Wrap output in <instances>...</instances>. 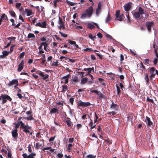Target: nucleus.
Segmentation results:
<instances>
[{"label":"nucleus","mask_w":158,"mask_h":158,"mask_svg":"<svg viewBox=\"0 0 158 158\" xmlns=\"http://www.w3.org/2000/svg\"><path fill=\"white\" fill-rule=\"evenodd\" d=\"M74 138H70L69 139V143H72L73 142Z\"/></svg>","instance_id":"nucleus-64"},{"label":"nucleus","mask_w":158,"mask_h":158,"mask_svg":"<svg viewBox=\"0 0 158 158\" xmlns=\"http://www.w3.org/2000/svg\"><path fill=\"white\" fill-rule=\"evenodd\" d=\"M98 95H99V97L101 98H105L106 97L105 95L102 93L100 91L99 94Z\"/></svg>","instance_id":"nucleus-42"},{"label":"nucleus","mask_w":158,"mask_h":158,"mask_svg":"<svg viewBox=\"0 0 158 158\" xmlns=\"http://www.w3.org/2000/svg\"><path fill=\"white\" fill-rule=\"evenodd\" d=\"M88 28L91 29L95 27L94 25H93L90 23H89L87 25Z\"/></svg>","instance_id":"nucleus-26"},{"label":"nucleus","mask_w":158,"mask_h":158,"mask_svg":"<svg viewBox=\"0 0 158 158\" xmlns=\"http://www.w3.org/2000/svg\"><path fill=\"white\" fill-rule=\"evenodd\" d=\"M35 72L36 73L39 74L40 76L42 77L44 80H46L49 77V75L48 74H46L44 75L42 72L39 70L35 69Z\"/></svg>","instance_id":"nucleus-6"},{"label":"nucleus","mask_w":158,"mask_h":158,"mask_svg":"<svg viewBox=\"0 0 158 158\" xmlns=\"http://www.w3.org/2000/svg\"><path fill=\"white\" fill-rule=\"evenodd\" d=\"M104 141L105 142H107V143L108 144V145H109L111 144L112 143V140H110L108 139H105Z\"/></svg>","instance_id":"nucleus-44"},{"label":"nucleus","mask_w":158,"mask_h":158,"mask_svg":"<svg viewBox=\"0 0 158 158\" xmlns=\"http://www.w3.org/2000/svg\"><path fill=\"white\" fill-rule=\"evenodd\" d=\"M59 24L61 25L64 23L62 21V19L60 17H59Z\"/></svg>","instance_id":"nucleus-58"},{"label":"nucleus","mask_w":158,"mask_h":158,"mask_svg":"<svg viewBox=\"0 0 158 158\" xmlns=\"http://www.w3.org/2000/svg\"><path fill=\"white\" fill-rule=\"evenodd\" d=\"M9 52H8L6 51H3L2 52V54L4 55V56H6L8 55V54H9Z\"/></svg>","instance_id":"nucleus-40"},{"label":"nucleus","mask_w":158,"mask_h":158,"mask_svg":"<svg viewBox=\"0 0 158 158\" xmlns=\"http://www.w3.org/2000/svg\"><path fill=\"white\" fill-rule=\"evenodd\" d=\"M124 6V10L126 11H129L131 8V6L130 3H127Z\"/></svg>","instance_id":"nucleus-13"},{"label":"nucleus","mask_w":158,"mask_h":158,"mask_svg":"<svg viewBox=\"0 0 158 158\" xmlns=\"http://www.w3.org/2000/svg\"><path fill=\"white\" fill-rule=\"evenodd\" d=\"M50 113L51 114H54V113H59V110L56 108H53L50 111Z\"/></svg>","instance_id":"nucleus-19"},{"label":"nucleus","mask_w":158,"mask_h":158,"mask_svg":"<svg viewBox=\"0 0 158 158\" xmlns=\"http://www.w3.org/2000/svg\"><path fill=\"white\" fill-rule=\"evenodd\" d=\"M144 79L147 82V84H148L149 82V79L148 77V74L147 73H145V74Z\"/></svg>","instance_id":"nucleus-27"},{"label":"nucleus","mask_w":158,"mask_h":158,"mask_svg":"<svg viewBox=\"0 0 158 158\" xmlns=\"http://www.w3.org/2000/svg\"><path fill=\"white\" fill-rule=\"evenodd\" d=\"M83 70L86 71H87L89 73H90L91 72V71L89 68H84L83 69Z\"/></svg>","instance_id":"nucleus-53"},{"label":"nucleus","mask_w":158,"mask_h":158,"mask_svg":"<svg viewBox=\"0 0 158 158\" xmlns=\"http://www.w3.org/2000/svg\"><path fill=\"white\" fill-rule=\"evenodd\" d=\"M58 158H62L63 157V154L60 153H58L57 154Z\"/></svg>","instance_id":"nucleus-59"},{"label":"nucleus","mask_w":158,"mask_h":158,"mask_svg":"<svg viewBox=\"0 0 158 158\" xmlns=\"http://www.w3.org/2000/svg\"><path fill=\"white\" fill-rule=\"evenodd\" d=\"M88 78L87 77L82 78L81 81V84L84 85L86 84L88 81Z\"/></svg>","instance_id":"nucleus-22"},{"label":"nucleus","mask_w":158,"mask_h":158,"mask_svg":"<svg viewBox=\"0 0 158 158\" xmlns=\"http://www.w3.org/2000/svg\"><path fill=\"white\" fill-rule=\"evenodd\" d=\"M11 134L13 138L15 140L18 137L17 129H13L11 132Z\"/></svg>","instance_id":"nucleus-7"},{"label":"nucleus","mask_w":158,"mask_h":158,"mask_svg":"<svg viewBox=\"0 0 158 158\" xmlns=\"http://www.w3.org/2000/svg\"><path fill=\"white\" fill-rule=\"evenodd\" d=\"M146 119L147 121V125L148 126L151 127L153 125V123L151 121L150 118L148 116L146 117Z\"/></svg>","instance_id":"nucleus-17"},{"label":"nucleus","mask_w":158,"mask_h":158,"mask_svg":"<svg viewBox=\"0 0 158 158\" xmlns=\"http://www.w3.org/2000/svg\"><path fill=\"white\" fill-rule=\"evenodd\" d=\"M35 37V35L31 33H29L27 36V38H34Z\"/></svg>","instance_id":"nucleus-41"},{"label":"nucleus","mask_w":158,"mask_h":158,"mask_svg":"<svg viewBox=\"0 0 158 158\" xmlns=\"http://www.w3.org/2000/svg\"><path fill=\"white\" fill-rule=\"evenodd\" d=\"M46 21H44L41 23L40 22H38L36 23L35 25L36 27H40L41 28H45L46 27Z\"/></svg>","instance_id":"nucleus-10"},{"label":"nucleus","mask_w":158,"mask_h":158,"mask_svg":"<svg viewBox=\"0 0 158 158\" xmlns=\"http://www.w3.org/2000/svg\"><path fill=\"white\" fill-rule=\"evenodd\" d=\"M8 150V154H7V156H8V158H11L12 157H11V156H12V154L10 152V150H9V151Z\"/></svg>","instance_id":"nucleus-62"},{"label":"nucleus","mask_w":158,"mask_h":158,"mask_svg":"<svg viewBox=\"0 0 158 158\" xmlns=\"http://www.w3.org/2000/svg\"><path fill=\"white\" fill-rule=\"evenodd\" d=\"M66 2L67 4L71 6H73L75 4V3L71 2L68 0H66Z\"/></svg>","instance_id":"nucleus-36"},{"label":"nucleus","mask_w":158,"mask_h":158,"mask_svg":"<svg viewBox=\"0 0 158 158\" xmlns=\"http://www.w3.org/2000/svg\"><path fill=\"white\" fill-rule=\"evenodd\" d=\"M77 107L81 106L83 107H86L91 105L90 103L89 102H84L81 100H79L78 102L77 103Z\"/></svg>","instance_id":"nucleus-5"},{"label":"nucleus","mask_w":158,"mask_h":158,"mask_svg":"<svg viewBox=\"0 0 158 158\" xmlns=\"http://www.w3.org/2000/svg\"><path fill=\"white\" fill-rule=\"evenodd\" d=\"M58 61L53 62L52 63L51 65L52 66H57L58 65Z\"/></svg>","instance_id":"nucleus-55"},{"label":"nucleus","mask_w":158,"mask_h":158,"mask_svg":"<svg viewBox=\"0 0 158 158\" xmlns=\"http://www.w3.org/2000/svg\"><path fill=\"white\" fill-rule=\"evenodd\" d=\"M154 24L153 22L148 21L146 23V25L147 27V29L148 31H150L151 30L152 27Z\"/></svg>","instance_id":"nucleus-11"},{"label":"nucleus","mask_w":158,"mask_h":158,"mask_svg":"<svg viewBox=\"0 0 158 158\" xmlns=\"http://www.w3.org/2000/svg\"><path fill=\"white\" fill-rule=\"evenodd\" d=\"M1 18L3 20H6L8 21V17L5 14H3L1 16Z\"/></svg>","instance_id":"nucleus-28"},{"label":"nucleus","mask_w":158,"mask_h":158,"mask_svg":"<svg viewBox=\"0 0 158 158\" xmlns=\"http://www.w3.org/2000/svg\"><path fill=\"white\" fill-rule=\"evenodd\" d=\"M23 118H24V119H27L28 120H34V118L32 117V115L27 117H23Z\"/></svg>","instance_id":"nucleus-30"},{"label":"nucleus","mask_w":158,"mask_h":158,"mask_svg":"<svg viewBox=\"0 0 158 158\" xmlns=\"http://www.w3.org/2000/svg\"><path fill=\"white\" fill-rule=\"evenodd\" d=\"M158 58H157L156 57L155 58L153 61V63H154V65H156L157 64V63H158Z\"/></svg>","instance_id":"nucleus-48"},{"label":"nucleus","mask_w":158,"mask_h":158,"mask_svg":"<svg viewBox=\"0 0 158 158\" xmlns=\"http://www.w3.org/2000/svg\"><path fill=\"white\" fill-rule=\"evenodd\" d=\"M115 15L116 18V19L117 20H118V18L119 16L120 15V10H117L116 11Z\"/></svg>","instance_id":"nucleus-32"},{"label":"nucleus","mask_w":158,"mask_h":158,"mask_svg":"<svg viewBox=\"0 0 158 158\" xmlns=\"http://www.w3.org/2000/svg\"><path fill=\"white\" fill-rule=\"evenodd\" d=\"M59 27L60 29H63L64 30L65 29V28L64 26V23L60 25V26H59Z\"/></svg>","instance_id":"nucleus-57"},{"label":"nucleus","mask_w":158,"mask_h":158,"mask_svg":"<svg viewBox=\"0 0 158 158\" xmlns=\"http://www.w3.org/2000/svg\"><path fill=\"white\" fill-rule=\"evenodd\" d=\"M73 146L72 143H70L69 144L67 148V150L68 152H70L71 149V147Z\"/></svg>","instance_id":"nucleus-46"},{"label":"nucleus","mask_w":158,"mask_h":158,"mask_svg":"<svg viewBox=\"0 0 158 158\" xmlns=\"http://www.w3.org/2000/svg\"><path fill=\"white\" fill-rule=\"evenodd\" d=\"M25 12L27 13V16H29L32 14V11L31 10L25 9Z\"/></svg>","instance_id":"nucleus-20"},{"label":"nucleus","mask_w":158,"mask_h":158,"mask_svg":"<svg viewBox=\"0 0 158 158\" xmlns=\"http://www.w3.org/2000/svg\"><path fill=\"white\" fill-rule=\"evenodd\" d=\"M9 13L10 16L13 18H16V15L15 12L12 10H9Z\"/></svg>","instance_id":"nucleus-18"},{"label":"nucleus","mask_w":158,"mask_h":158,"mask_svg":"<svg viewBox=\"0 0 158 158\" xmlns=\"http://www.w3.org/2000/svg\"><path fill=\"white\" fill-rule=\"evenodd\" d=\"M23 60L21 63L18 65V68L17 69L18 72H20L23 68Z\"/></svg>","instance_id":"nucleus-14"},{"label":"nucleus","mask_w":158,"mask_h":158,"mask_svg":"<svg viewBox=\"0 0 158 158\" xmlns=\"http://www.w3.org/2000/svg\"><path fill=\"white\" fill-rule=\"evenodd\" d=\"M144 63L145 64H149L150 65H152L150 64V62H151V61L149 59H146L144 60Z\"/></svg>","instance_id":"nucleus-29"},{"label":"nucleus","mask_w":158,"mask_h":158,"mask_svg":"<svg viewBox=\"0 0 158 158\" xmlns=\"http://www.w3.org/2000/svg\"><path fill=\"white\" fill-rule=\"evenodd\" d=\"M111 19V17L110 16V15L109 14H108L107 16L106 19V23H108L110 22Z\"/></svg>","instance_id":"nucleus-31"},{"label":"nucleus","mask_w":158,"mask_h":158,"mask_svg":"<svg viewBox=\"0 0 158 158\" xmlns=\"http://www.w3.org/2000/svg\"><path fill=\"white\" fill-rule=\"evenodd\" d=\"M123 16L124 15L123 14L120 15L119 16L118 18V20H119L120 21H122L123 19Z\"/></svg>","instance_id":"nucleus-39"},{"label":"nucleus","mask_w":158,"mask_h":158,"mask_svg":"<svg viewBox=\"0 0 158 158\" xmlns=\"http://www.w3.org/2000/svg\"><path fill=\"white\" fill-rule=\"evenodd\" d=\"M90 91L91 93H94L98 95V94H99V93L100 91H97L96 90H90Z\"/></svg>","instance_id":"nucleus-52"},{"label":"nucleus","mask_w":158,"mask_h":158,"mask_svg":"<svg viewBox=\"0 0 158 158\" xmlns=\"http://www.w3.org/2000/svg\"><path fill=\"white\" fill-rule=\"evenodd\" d=\"M36 154L34 153H31V154L27 155L26 153H24L22 155L23 158H35L34 156H35Z\"/></svg>","instance_id":"nucleus-9"},{"label":"nucleus","mask_w":158,"mask_h":158,"mask_svg":"<svg viewBox=\"0 0 158 158\" xmlns=\"http://www.w3.org/2000/svg\"><path fill=\"white\" fill-rule=\"evenodd\" d=\"M65 122L69 127H71L72 125V122L70 121V119L69 117H67L65 120Z\"/></svg>","instance_id":"nucleus-16"},{"label":"nucleus","mask_w":158,"mask_h":158,"mask_svg":"<svg viewBox=\"0 0 158 158\" xmlns=\"http://www.w3.org/2000/svg\"><path fill=\"white\" fill-rule=\"evenodd\" d=\"M155 70V68L154 67H151L149 70V71L150 73L154 72Z\"/></svg>","instance_id":"nucleus-56"},{"label":"nucleus","mask_w":158,"mask_h":158,"mask_svg":"<svg viewBox=\"0 0 158 158\" xmlns=\"http://www.w3.org/2000/svg\"><path fill=\"white\" fill-rule=\"evenodd\" d=\"M44 143V142H42V143H40V142H38L36 143L35 144V148L38 149L40 148V147L43 146V144Z\"/></svg>","instance_id":"nucleus-21"},{"label":"nucleus","mask_w":158,"mask_h":158,"mask_svg":"<svg viewBox=\"0 0 158 158\" xmlns=\"http://www.w3.org/2000/svg\"><path fill=\"white\" fill-rule=\"evenodd\" d=\"M102 6V5L101 2H99L98 4V7L96 9V15L97 16H98L99 14L100 11L101 10V7Z\"/></svg>","instance_id":"nucleus-12"},{"label":"nucleus","mask_w":158,"mask_h":158,"mask_svg":"<svg viewBox=\"0 0 158 158\" xmlns=\"http://www.w3.org/2000/svg\"><path fill=\"white\" fill-rule=\"evenodd\" d=\"M59 33L61 35V36L64 37H67V35L63 33L60 31Z\"/></svg>","instance_id":"nucleus-51"},{"label":"nucleus","mask_w":158,"mask_h":158,"mask_svg":"<svg viewBox=\"0 0 158 158\" xmlns=\"http://www.w3.org/2000/svg\"><path fill=\"white\" fill-rule=\"evenodd\" d=\"M62 89L61 91V92L63 93L65 92L68 89V87L67 85H64L62 86Z\"/></svg>","instance_id":"nucleus-24"},{"label":"nucleus","mask_w":158,"mask_h":158,"mask_svg":"<svg viewBox=\"0 0 158 158\" xmlns=\"http://www.w3.org/2000/svg\"><path fill=\"white\" fill-rule=\"evenodd\" d=\"M89 118L90 122L88 124V126L89 127H90L93 125V121L91 119V118L89 116Z\"/></svg>","instance_id":"nucleus-45"},{"label":"nucleus","mask_w":158,"mask_h":158,"mask_svg":"<svg viewBox=\"0 0 158 158\" xmlns=\"http://www.w3.org/2000/svg\"><path fill=\"white\" fill-rule=\"evenodd\" d=\"M116 86L117 89V94L119 95L121 94V91L120 90V88L116 84Z\"/></svg>","instance_id":"nucleus-34"},{"label":"nucleus","mask_w":158,"mask_h":158,"mask_svg":"<svg viewBox=\"0 0 158 158\" xmlns=\"http://www.w3.org/2000/svg\"><path fill=\"white\" fill-rule=\"evenodd\" d=\"M70 75L69 74H68L65 76H63L61 78V79L63 80L64 79H66L67 78H69L70 77Z\"/></svg>","instance_id":"nucleus-47"},{"label":"nucleus","mask_w":158,"mask_h":158,"mask_svg":"<svg viewBox=\"0 0 158 158\" xmlns=\"http://www.w3.org/2000/svg\"><path fill=\"white\" fill-rule=\"evenodd\" d=\"M14 124H15V129H17L20 126V128L23 130V132L26 134L30 132L29 129H31V127L30 126H29L27 123V125H25L22 121H20L17 123H14Z\"/></svg>","instance_id":"nucleus-2"},{"label":"nucleus","mask_w":158,"mask_h":158,"mask_svg":"<svg viewBox=\"0 0 158 158\" xmlns=\"http://www.w3.org/2000/svg\"><path fill=\"white\" fill-rule=\"evenodd\" d=\"M145 14L144 9L141 7L139 6L138 8L137 11H135L132 12V14L134 18L138 21L140 20V21H142L143 22L145 20L144 17L142 16Z\"/></svg>","instance_id":"nucleus-1"},{"label":"nucleus","mask_w":158,"mask_h":158,"mask_svg":"<svg viewBox=\"0 0 158 158\" xmlns=\"http://www.w3.org/2000/svg\"><path fill=\"white\" fill-rule=\"evenodd\" d=\"M133 117L132 116H128L127 117V120L128 121H131V123H133L132 120L133 119Z\"/></svg>","instance_id":"nucleus-37"},{"label":"nucleus","mask_w":158,"mask_h":158,"mask_svg":"<svg viewBox=\"0 0 158 158\" xmlns=\"http://www.w3.org/2000/svg\"><path fill=\"white\" fill-rule=\"evenodd\" d=\"M74 101V98H73L71 97L69 99V102L70 103L71 105H73Z\"/></svg>","instance_id":"nucleus-43"},{"label":"nucleus","mask_w":158,"mask_h":158,"mask_svg":"<svg viewBox=\"0 0 158 158\" xmlns=\"http://www.w3.org/2000/svg\"><path fill=\"white\" fill-rule=\"evenodd\" d=\"M66 60L68 61V62H70L72 63H73L75 62L76 60L72 59H70L69 58H66Z\"/></svg>","instance_id":"nucleus-35"},{"label":"nucleus","mask_w":158,"mask_h":158,"mask_svg":"<svg viewBox=\"0 0 158 158\" xmlns=\"http://www.w3.org/2000/svg\"><path fill=\"white\" fill-rule=\"evenodd\" d=\"M96 55L97 56H98L99 58L101 59L102 60L103 58V56L101 55L100 53H96Z\"/></svg>","instance_id":"nucleus-50"},{"label":"nucleus","mask_w":158,"mask_h":158,"mask_svg":"<svg viewBox=\"0 0 158 158\" xmlns=\"http://www.w3.org/2000/svg\"><path fill=\"white\" fill-rule=\"evenodd\" d=\"M116 113L115 111H112L111 112H108L107 113V114L110 116H113L115 115Z\"/></svg>","instance_id":"nucleus-33"},{"label":"nucleus","mask_w":158,"mask_h":158,"mask_svg":"<svg viewBox=\"0 0 158 158\" xmlns=\"http://www.w3.org/2000/svg\"><path fill=\"white\" fill-rule=\"evenodd\" d=\"M93 13V8L92 6H89L86 9L85 12L82 14L80 17L81 19H86L87 18H90L92 15Z\"/></svg>","instance_id":"nucleus-3"},{"label":"nucleus","mask_w":158,"mask_h":158,"mask_svg":"<svg viewBox=\"0 0 158 158\" xmlns=\"http://www.w3.org/2000/svg\"><path fill=\"white\" fill-rule=\"evenodd\" d=\"M151 73V75L149 76V78L150 80H152V78L154 77L156 75V73L154 72H152V73Z\"/></svg>","instance_id":"nucleus-38"},{"label":"nucleus","mask_w":158,"mask_h":158,"mask_svg":"<svg viewBox=\"0 0 158 158\" xmlns=\"http://www.w3.org/2000/svg\"><path fill=\"white\" fill-rule=\"evenodd\" d=\"M17 80L13 79L11 81H10L8 84L7 85L9 86H11L12 85H15L16 83H17Z\"/></svg>","instance_id":"nucleus-15"},{"label":"nucleus","mask_w":158,"mask_h":158,"mask_svg":"<svg viewBox=\"0 0 158 158\" xmlns=\"http://www.w3.org/2000/svg\"><path fill=\"white\" fill-rule=\"evenodd\" d=\"M127 22L128 23H130V15H129V14L128 13L127 15Z\"/></svg>","instance_id":"nucleus-61"},{"label":"nucleus","mask_w":158,"mask_h":158,"mask_svg":"<svg viewBox=\"0 0 158 158\" xmlns=\"http://www.w3.org/2000/svg\"><path fill=\"white\" fill-rule=\"evenodd\" d=\"M1 98L2 100L1 103L2 104H4L6 103L7 102V100L10 102L12 100V99L9 96L5 94H1Z\"/></svg>","instance_id":"nucleus-4"},{"label":"nucleus","mask_w":158,"mask_h":158,"mask_svg":"<svg viewBox=\"0 0 158 158\" xmlns=\"http://www.w3.org/2000/svg\"><path fill=\"white\" fill-rule=\"evenodd\" d=\"M21 5V3H16L15 7L17 9H19Z\"/></svg>","instance_id":"nucleus-60"},{"label":"nucleus","mask_w":158,"mask_h":158,"mask_svg":"<svg viewBox=\"0 0 158 158\" xmlns=\"http://www.w3.org/2000/svg\"><path fill=\"white\" fill-rule=\"evenodd\" d=\"M146 100L147 101H149L152 103H154V101L152 99H150L149 97H148L146 99Z\"/></svg>","instance_id":"nucleus-63"},{"label":"nucleus","mask_w":158,"mask_h":158,"mask_svg":"<svg viewBox=\"0 0 158 158\" xmlns=\"http://www.w3.org/2000/svg\"><path fill=\"white\" fill-rule=\"evenodd\" d=\"M111 101L112 103L110 105V108L115 111L118 110L119 106L118 105L114 103L113 100H112Z\"/></svg>","instance_id":"nucleus-8"},{"label":"nucleus","mask_w":158,"mask_h":158,"mask_svg":"<svg viewBox=\"0 0 158 158\" xmlns=\"http://www.w3.org/2000/svg\"><path fill=\"white\" fill-rule=\"evenodd\" d=\"M68 42L71 44H75L76 42L75 41L71 40H68Z\"/></svg>","instance_id":"nucleus-54"},{"label":"nucleus","mask_w":158,"mask_h":158,"mask_svg":"<svg viewBox=\"0 0 158 158\" xmlns=\"http://www.w3.org/2000/svg\"><path fill=\"white\" fill-rule=\"evenodd\" d=\"M87 158H95L96 156H94L92 154L86 156Z\"/></svg>","instance_id":"nucleus-49"},{"label":"nucleus","mask_w":158,"mask_h":158,"mask_svg":"<svg viewBox=\"0 0 158 158\" xmlns=\"http://www.w3.org/2000/svg\"><path fill=\"white\" fill-rule=\"evenodd\" d=\"M42 45L44 46V50H46L47 52L48 51L47 50V47L48 45V44L46 42H43L41 43Z\"/></svg>","instance_id":"nucleus-25"},{"label":"nucleus","mask_w":158,"mask_h":158,"mask_svg":"<svg viewBox=\"0 0 158 158\" xmlns=\"http://www.w3.org/2000/svg\"><path fill=\"white\" fill-rule=\"evenodd\" d=\"M79 81L78 77H75L72 80V83L73 84L75 85L76 83Z\"/></svg>","instance_id":"nucleus-23"}]
</instances>
